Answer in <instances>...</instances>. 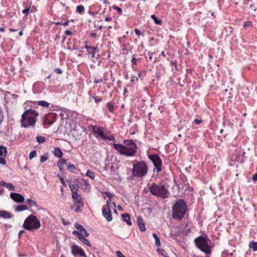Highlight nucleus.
Instances as JSON below:
<instances>
[{
	"label": "nucleus",
	"mask_w": 257,
	"mask_h": 257,
	"mask_svg": "<svg viewBox=\"0 0 257 257\" xmlns=\"http://www.w3.org/2000/svg\"><path fill=\"white\" fill-rule=\"evenodd\" d=\"M112 145L120 154L127 157L134 156L138 150V146L133 140H124L123 145L113 143Z\"/></svg>",
	"instance_id": "1"
},
{
	"label": "nucleus",
	"mask_w": 257,
	"mask_h": 257,
	"mask_svg": "<svg viewBox=\"0 0 257 257\" xmlns=\"http://www.w3.org/2000/svg\"><path fill=\"white\" fill-rule=\"evenodd\" d=\"M38 115L39 113L35 110L32 109L27 110L22 115L20 120L21 126L25 128L34 127Z\"/></svg>",
	"instance_id": "2"
},
{
	"label": "nucleus",
	"mask_w": 257,
	"mask_h": 257,
	"mask_svg": "<svg viewBox=\"0 0 257 257\" xmlns=\"http://www.w3.org/2000/svg\"><path fill=\"white\" fill-rule=\"evenodd\" d=\"M148 172V164L144 161H134L132 169V175L134 177L142 178L146 176Z\"/></svg>",
	"instance_id": "3"
},
{
	"label": "nucleus",
	"mask_w": 257,
	"mask_h": 257,
	"mask_svg": "<svg viewBox=\"0 0 257 257\" xmlns=\"http://www.w3.org/2000/svg\"><path fill=\"white\" fill-rule=\"evenodd\" d=\"M89 129L91 131L93 135L97 139L105 140L110 141H115V139L113 136H108V131L106 128L100 125H90Z\"/></svg>",
	"instance_id": "4"
},
{
	"label": "nucleus",
	"mask_w": 257,
	"mask_h": 257,
	"mask_svg": "<svg viewBox=\"0 0 257 257\" xmlns=\"http://www.w3.org/2000/svg\"><path fill=\"white\" fill-rule=\"evenodd\" d=\"M149 191L153 195L163 199L167 198L169 194L168 189L164 184L155 182L151 184Z\"/></svg>",
	"instance_id": "5"
},
{
	"label": "nucleus",
	"mask_w": 257,
	"mask_h": 257,
	"mask_svg": "<svg viewBox=\"0 0 257 257\" xmlns=\"http://www.w3.org/2000/svg\"><path fill=\"white\" fill-rule=\"evenodd\" d=\"M187 209V205L184 200L183 199L178 200L173 207V217L177 219H181L184 217Z\"/></svg>",
	"instance_id": "6"
},
{
	"label": "nucleus",
	"mask_w": 257,
	"mask_h": 257,
	"mask_svg": "<svg viewBox=\"0 0 257 257\" xmlns=\"http://www.w3.org/2000/svg\"><path fill=\"white\" fill-rule=\"evenodd\" d=\"M208 240L209 239L206 235L204 236L201 235L195 238L194 243L196 246L202 251L206 254H210L211 249L210 245L208 243Z\"/></svg>",
	"instance_id": "7"
},
{
	"label": "nucleus",
	"mask_w": 257,
	"mask_h": 257,
	"mask_svg": "<svg viewBox=\"0 0 257 257\" xmlns=\"http://www.w3.org/2000/svg\"><path fill=\"white\" fill-rule=\"evenodd\" d=\"M40 226V221L33 214H31L28 216L23 223V227L29 231H33L38 229Z\"/></svg>",
	"instance_id": "8"
},
{
	"label": "nucleus",
	"mask_w": 257,
	"mask_h": 257,
	"mask_svg": "<svg viewBox=\"0 0 257 257\" xmlns=\"http://www.w3.org/2000/svg\"><path fill=\"white\" fill-rule=\"evenodd\" d=\"M106 204L107 208L103 207L102 209V215L107 220L108 222H110L112 219V214L109 207H111V205L115 206V203L112 202L110 199H107L106 201Z\"/></svg>",
	"instance_id": "9"
},
{
	"label": "nucleus",
	"mask_w": 257,
	"mask_h": 257,
	"mask_svg": "<svg viewBox=\"0 0 257 257\" xmlns=\"http://www.w3.org/2000/svg\"><path fill=\"white\" fill-rule=\"evenodd\" d=\"M148 157L153 163L157 173H160L162 170L161 166L162 164V161L160 157L158 155L155 154L149 155Z\"/></svg>",
	"instance_id": "10"
},
{
	"label": "nucleus",
	"mask_w": 257,
	"mask_h": 257,
	"mask_svg": "<svg viewBox=\"0 0 257 257\" xmlns=\"http://www.w3.org/2000/svg\"><path fill=\"white\" fill-rule=\"evenodd\" d=\"M71 252L74 256L79 255L80 256L86 257V254L83 249L80 247L76 245H73L71 246Z\"/></svg>",
	"instance_id": "11"
},
{
	"label": "nucleus",
	"mask_w": 257,
	"mask_h": 257,
	"mask_svg": "<svg viewBox=\"0 0 257 257\" xmlns=\"http://www.w3.org/2000/svg\"><path fill=\"white\" fill-rule=\"evenodd\" d=\"M10 197L13 200L17 203H22L25 200L24 196L17 193H11Z\"/></svg>",
	"instance_id": "12"
},
{
	"label": "nucleus",
	"mask_w": 257,
	"mask_h": 257,
	"mask_svg": "<svg viewBox=\"0 0 257 257\" xmlns=\"http://www.w3.org/2000/svg\"><path fill=\"white\" fill-rule=\"evenodd\" d=\"M72 197L75 204H78V206L84 204L82 196L78 192L72 194Z\"/></svg>",
	"instance_id": "13"
},
{
	"label": "nucleus",
	"mask_w": 257,
	"mask_h": 257,
	"mask_svg": "<svg viewBox=\"0 0 257 257\" xmlns=\"http://www.w3.org/2000/svg\"><path fill=\"white\" fill-rule=\"evenodd\" d=\"M84 48L86 49L88 53L92 55V58H94L95 57V53L97 52H98V49L97 46L91 47L87 45H85Z\"/></svg>",
	"instance_id": "14"
},
{
	"label": "nucleus",
	"mask_w": 257,
	"mask_h": 257,
	"mask_svg": "<svg viewBox=\"0 0 257 257\" xmlns=\"http://www.w3.org/2000/svg\"><path fill=\"white\" fill-rule=\"evenodd\" d=\"M72 234L76 236L78 238L79 237L82 236L83 237H87L89 235V233L87 232L86 229L84 228L82 230H80V232L74 230L72 232Z\"/></svg>",
	"instance_id": "15"
},
{
	"label": "nucleus",
	"mask_w": 257,
	"mask_h": 257,
	"mask_svg": "<svg viewBox=\"0 0 257 257\" xmlns=\"http://www.w3.org/2000/svg\"><path fill=\"white\" fill-rule=\"evenodd\" d=\"M137 223L140 227V230L142 231H145L146 229L145 224L144 222L143 219L140 216L137 217Z\"/></svg>",
	"instance_id": "16"
},
{
	"label": "nucleus",
	"mask_w": 257,
	"mask_h": 257,
	"mask_svg": "<svg viewBox=\"0 0 257 257\" xmlns=\"http://www.w3.org/2000/svg\"><path fill=\"white\" fill-rule=\"evenodd\" d=\"M121 217L123 219V220L124 222H126L128 225L131 226L132 225V222L131 221L130 215H129L128 213H123L121 215Z\"/></svg>",
	"instance_id": "17"
},
{
	"label": "nucleus",
	"mask_w": 257,
	"mask_h": 257,
	"mask_svg": "<svg viewBox=\"0 0 257 257\" xmlns=\"http://www.w3.org/2000/svg\"><path fill=\"white\" fill-rule=\"evenodd\" d=\"M13 217V215L10 212L6 211H1L0 210V217H3L5 219L11 218Z\"/></svg>",
	"instance_id": "18"
},
{
	"label": "nucleus",
	"mask_w": 257,
	"mask_h": 257,
	"mask_svg": "<svg viewBox=\"0 0 257 257\" xmlns=\"http://www.w3.org/2000/svg\"><path fill=\"white\" fill-rule=\"evenodd\" d=\"M68 185H69L70 189L71 191L72 194H73V193H76L78 192V191L79 190L78 186L76 185V184H72V183H69Z\"/></svg>",
	"instance_id": "19"
},
{
	"label": "nucleus",
	"mask_w": 257,
	"mask_h": 257,
	"mask_svg": "<svg viewBox=\"0 0 257 257\" xmlns=\"http://www.w3.org/2000/svg\"><path fill=\"white\" fill-rule=\"evenodd\" d=\"M54 155L58 158H61L63 156V153L60 148H55L53 152Z\"/></svg>",
	"instance_id": "20"
},
{
	"label": "nucleus",
	"mask_w": 257,
	"mask_h": 257,
	"mask_svg": "<svg viewBox=\"0 0 257 257\" xmlns=\"http://www.w3.org/2000/svg\"><path fill=\"white\" fill-rule=\"evenodd\" d=\"M28 209V207L25 205H20L15 207V210L16 212H21Z\"/></svg>",
	"instance_id": "21"
},
{
	"label": "nucleus",
	"mask_w": 257,
	"mask_h": 257,
	"mask_svg": "<svg viewBox=\"0 0 257 257\" xmlns=\"http://www.w3.org/2000/svg\"><path fill=\"white\" fill-rule=\"evenodd\" d=\"M66 161L65 159L62 158L57 163V166L59 168V170L60 171H62L63 170V165L66 164Z\"/></svg>",
	"instance_id": "22"
},
{
	"label": "nucleus",
	"mask_w": 257,
	"mask_h": 257,
	"mask_svg": "<svg viewBox=\"0 0 257 257\" xmlns=\"http://www.w3.org/2000/svg\"><path fill=\"white\" fill-rule=\"evenodd\" d=\"M248 247L253 251H257V242L253 240L250 241L248 244Z\"/></svg>",
	"instance_id": "23"
},
{
	"label": "nucleus",
	"mask_w": 257,
	"mask_h": 257,
	"mask_svg": "<svg viewBox=\"0 0 257 257\" xmlns=\"http://www.w3.org/2000/svg\"><path fill=\"white\" fill-rule=\"evenodd\" d=\"M51 114L47 115L44 117V124H52L54 122V120H50V117Z\"/></svg>",
	"instance_id": "24"
},
{
	"label": "nucleus",
	"mask_w": 257,
	"mask_h": 257,
	"mask_svg": "<svg viewBox=\"0 0 257 257\" xmlns=\"http://www.w3.org/2000/svg\"><path fill=\"white\" fill-rule=\"evenodd\" d=\"M0 155L6 157L7 155V149L6 147L0 146Z\"/></svg>",
	"instance_id": "25"
},
{
	"label": "nucleus",
	"mask_w": 257,
	"mask_h": 257,
	"mask_svg": "<svg viewBox=\"0 0 257 257\" xmlns=\"http://www.w3.org/2000/svg\"><path fill=\"white\" fill-rule=\"evenodd\" d=\"M153 236L155 240V244L157 246H160L161 245V242L160 239L156 233H153Z\"/></svg>",
	"instance_id": "26"
},
{
	"label": "nucleus",
	"mask_w": 257,
	"mask_h": 257,
	"mask_svg": "<svg viewBox=\"0 0 257 257\" xmlns=\"http://www.w3.org/2000/svg\"><path fill=\"white\" fill-rule=\"evenodd\" d=\"M121 52L122 54H127L129 53V50L126 48L125 44L121 45Z\"/></svg>",
	"instance_id": "27"
},
{
	"label": "nucleus",
	"mask_w": 257,
	"mask_h": 257,
	"mask_svg": "<svg viewBox=\"0 0 257 257\" xmlns=\"http://www.w3.org/2000/svg\"><path fill=\"white\" fill-rule=\"evenodd\" d=\"M37 104L40 106H43L45 107H48L50 105L49 103H48V102H47L46 101H44V100H41V101H38Z\"/></svg>",
	"instance_id": "28"
},
{
	"label": "nucleus",
	"mask_w": 257,
	"mask_h": 257,
	"mask_svg": "<svg viewBox=\"0 0 257 257\" xmlns=\"http://www.w3.org/2000/svg\"><path fill=\"white\" fill-rule=\"evenodd\" d=\"M151 18L154 20V23L156 24H157V25H161V23H162V20H160V19H158L156 16H155V15H152L151 16Z\"/></svg>",
	"instance_id": "29"
},
{
	"label": "nucleus",
	"mask_w": 257,
	"mask_h": 257,
	"mask_svg": "<svg viewBox=\"0 0 257 257\" xmlns=\"http://www.w3.org/2000/svg\"><path fill=\"white\" fill-rule=\"evenodd\" d=\"M49 158V154L48 153H45L43 155L41 156L40 157V162L41 163H44Z\"/></svg>",
	"instance_id": "30"
},
{
	"label": "nucleus",
	"mask_w": 257,
	"mask_h": 257,
	"mask_svg": "<svg viewBox=\"0 0 257 257\" xmlns=\"http://www.w3.org/2000/svg\"><path fill=\"white\" fill-rule=\"evenodd\" d=\"M82 242H83L85 245L90 246L91 245L89 240L85 238V237H83L82 236H81L79 237L78 238Z\"/></svg>",
	"instance_id": "31"
},
{
	"label": "nucleus",
	"mask_w": 257,
	"mask_h": 257,
	"mask_svg": "<svg viewBox=\"0 0 257 257\" xmlns=\"http://www.w3.org/2000/svg\"><path fill=\"white\" fill-rule=\"evenodd\" d=\"M106 105H107L108 110L111 112H113L114 111V105H113V103H112L111 101H109L107 103Z\"/></svg>",
	"instance_id": "32"
},
{
	"label": "nucleus",
	"mask_w": 257,
	"mask_h": 257,
	"mask_svg": "<svg viewBox=\"0 0 257 257\" xmlns=\"http://www.w3.org/2000/svg\"><path fill=\"white\" fill-rule=\"evenodd\" d=\"M84 12V7L82 5H79L76 7V12L82 14Z\"/></svg>",
	"instance_id": "33"
},
{
	"label": "nucleus",
	"mask_w": 257,
	"mask_h": 257,
	"mask_svg": "<svg viewBox=\"0 0 257 257\" xmlns=\"http://www.w3.org/2000/svg\"><path fill=\"white\" fill-rule=\"evenodd\" d=\"M86 175L87 177H88L89 178H91V179H94V177H95V174L94 173L90 170H88L86 173Z\"/></svg>",
	"instance_id": "34"
},
{
	"label": "nucleus",
	"mask_w": 257,
	"mask_h": 257,
	"mask_svg": "<svg viewBox=\"0 0 257 257\" xmlns=\"http://www.w3.org/2000/svg\"><path fill=\"white\" fill-rule=\"evenodd\" d=\"M67 169L71 172H74L76 170V167L73 164H68Z\"/></svg>",
	"instance_id": "35"
},
{
	"label": "nucleus",
	"mask_w": 257,
	"mask_h": 257,
	"mask_svg": "<svg viewBox=\"0 0 257 257\" xmlns=\"http://www.w3.org/2000/svg\"><path fill=\"white\" fill-rule=\"evenodd\" d=\"M27 202L30 206H37V203L36 201H35L31 199H27Z\"/></svg>",
	"instance_id": "36"
},
{
	"label": "nucleus",
	"mask_w": 257,
	"mask_h": 257,
	"mask_svg": "<svg viewBox=\"0 0 257 257\" xmlns=\"http://www.w3.org/2000/svg\"><path fill=\"white\" fill-rule=\"evenodd\" d=\"M74 227L78 230L77 231L80 232V230H82L83 228H84V227L79 224L78 222H75L74 224Z\"/></svg>",
	"instance_id": "37"
},
{
	"label": "nucleus",
	"mask_w": 257,
	"mask_h": 257,
	"mask_svg": "<svg viewBox=\"0 0 257 257\" xmlns=\"http://www.w3.org/2000/svg\"><path fill=\"white\" fill-rule=\"evenodd\" d=\"M36 140L39 143H43L44 142H45V137L40 136H37L36 137Z\"/></svg>",
	"instance_id": "38"
},
{
	"label": "nucleus",
	"mask_w": 257,
	"mask_h": 257,
	"mask_svg": "<svg viewBox=\"0 0 257 257\" xmlns=\"http://www.w3.org/2000/svg\"><path fill=\"white\" fill-rule=\"evenodd\" d=\"M6 188L10 191L15 190V186L11 183H8L7 184Z\"/></svg>",
	"instance_id": "39"
},
{
	"label": "nucleus",
	"mask_w": 257,
	"mask_h": 257,
	"mask_svg": "<svg viewBox=\"0 0 257 257\" xmlns=\"http://www.w3.org/2000/svg\"><path fill=\"white\" fill-rule=\"evenodd\" d=\"M92 98L94 99V101L96 103H98L102 101V98L98 96H95V95H93L92 96Z\"/></svg>",
	"instance_id": "40"
},
{
	"label": "nucleus",
	"mask_w": 257,
	"mask_h": 257,
	"mask_svg": "<svg viewBox=\"0 0 257 257\" xmlns=\"http://www.w3.org/2000/svg\"><path fill=\"white\" fill-rule=\"evenodd\" d=\"M112 8L114 10H116L117 11L118 14L120 15H122V10L120 8L116 6V5H113L112 6Z\"/></svg>",
	"instance_id": "41"
},
{
	"label": "nucleus",
	"mask_w": 257,
	"mask_h": 257,
	"mask_svg": "<svg viewBox=\"0 0 257 257\" xmlns=\"http://www.w3.org/2000/svg\"><path fill=\"white\" fill-rule=\"evenodd\" d=\"M138 81H139L138 77L135 76V75H133L131 76V81L132 82L136 83V82H138Z\"/></svg>",
	"instance_id": "42"
},
{
	"label": "nucleus",
	"mask_w": 257,
	"mask_h": 257,
	"mask_svg": "<svg viewBox=\"0 0 257 257\" xmlns=\"http://www.w3.org/2000/svg\"><path fill=\"white\" fill-rule=\"evenodd\" d=\"M37 152L35 150L31 152L29 154V159H32L36 156Z\"/></svg>",
	"instance_id": "43"
},
{
	"label": "nucleus",
	"mask_w": 257,
	"mask_h": 257,
	"mask_svg": "<svg viewBox=\"0 0 257 257\" xmlns=\"http://www.w3.org/2000/svg\"><path fill=\"white\" fill-rule=\"evenodd\" d=\"M84 204H82V205L78 206V204H75V206L76 208H75L74 210L76 212H79L81 211L80 208L83 206Z\"/></svg>",
	"instance_id": "44"
},
{
	"label": "nucleus",
	"mask_w": 257,
	"mask_h": 257,
	"mask_svg": "<svg viewBox=\"0 0 257 257\" xmlns=\"http://www.w3.org/2000/svg\"><path fill=\"white\" fill-rule=\"evenodd\" d=\"M137 59L136 58L135 55H134L133 56V58H132V59L131 60L132 68H134V65H136V64H137Z\"/></svg>",
	"instance_id": "45"
},
{
	"label": "nucleus",
	"mask_w": 257,
	"mask_h": 257,
	"mask_svg": "<svg viewBox=\"0 0 257 257\" xmlns=\"http://www.w3.org/2000/svg\"><path fill=\"white\" fill-rule=\"evenodd\" d=\"M252 23L249 21H246L245 22L244 24H243V27H250V26H252Z\"/></svg>",
	"instance_id": "46"
},
{
	"label": "nucleus",
	"mask_w": 257,
	"mask_h": 257,
	"mask_svg": "<svg viewBox=\"0 0 257 257\" xmlns=\"http://www.w3.org/2000/svg\"><path fill=\"white\" fill-rule=\"evenodd\" d=\"M3 117H4L3 112V110L1 108V107H0V123L3 120Z\"/></svg>",
	"instance_id": "47"
},
{
	"label": "nucleus",
	"mask_w": 257,
	"mask_h": 257,
	"mask_svg": "<svg viewBox=\"0 0 257 257\" xmlns=\"http://www.w3.org/2000/svg\"><path fill=\"white\" fill-rule=\"evenodd\" d=\"M116 254L118 257H125L120 251L117 250L116 251Z\"/></svg>",
	"instance_id": "48"
},
{
	"label": "nucleus",
	"mask_w": 257,
	"mask_h": 257,
	"mask_svg": "<svg viewBox=\"0 0 257 257\" xmlns=\"http://www.w3.org/2000/svg\"><path fill=\"white\" fill-rule=\"evenodd\" d=\"M103 81V79L101 77L99 79L95 78L94 82L95 83H101Z\"/></svg>",
	"instance_id": "49"
},
{
	"label": "nucleus",
	"mask_w": 257,
	"mask_h": 257,
	"mask_svg": "<svg viewBox=\"0 0 257 257\" xmlns=\"http://www.w3.org/2000/svg\"><path fill=\"white\" fill-rule=\"evenodd\" d=\"M135 32L136 33V34L137 35V36H140L141 34H142V32L140 30H139L137 28H135Z\"/></svg>",
	"instance_id": "50"
},
{
	"label": "nucleus",
	"mask_w": 257,
	"mask_h": 257,
	"mask_svg": "<svg viewBox=\"0 0 257 257\" xmlns=\"http://www.w3.org/2000/svg\"><path fill=\"white\" fill-rule=\"evenodd\" d=\"M0 164H3V165H5L6 164V161L3 158V157H0Z\"/></svg>",
	"instance_id": "51"
},
{
	"label": "nucleus",
	"mask_w": 257,
	"mask_h": 257,
	"mask_svg": "<svg viewBox=\"0 0 257 257\" xmlns=\"http://www.w3.org/2000/svg\"><path fill=\"white\" fill-rule=\"evenodd\" d=\"M54 72L58 74H62L63 72L60 68H56L54 70Z\"/></svg>",
	"instance_id": "52"
},
{
	"label": "nucleus",
	"mask_w": 257,
	"mask_h": 257,
	"mask_svg": "<svg viewBox=\"0 0 257 257\" xmlns=\"http://www.w3.org/2000/svg\"><path fill=\"white\" fill-rule=\"evenodd\" d=\"M60 180L61 183L62 184L63 186L64 187H66V184L65 183V180L62 177L60 178Z\"/></svg>",
	"instance_id": "53"
},
{
	"label": "nucleus",
	"mask_w": 257,
	"mask_h": 257,
	"mask_svg": "<svg viewBox=\"0 0 257 257\" xmlns=\"http://www.w3.org/2000/svg\"><path fill=\"white\" fill-rule=\"evenodd\" d=\"M29 10H30V7L28 8H27V9H24L23 11H22V13L23 14H26L27 15L28 13H29Z\"/></svg>",
	"instance_id": "54"
},
{
	"label": "nucleus",
	"mask_w": 257,
	"mask_h": 257,
	"mask_svg": "<svg viewBox=\"0 0 257 257\" xmlns=\"http://www.w3.org/2000/svg\"><path fill=\"white\" fill-rule=\"evenodd\" d=\"M65 34L66 35H71L72 34V33L70 30H67L65 31Z\"/></svg>",
	"instance_id": "55"
},
{
	"label": "nucleus",
	"mask_w": 257,
	"mask_h": 257,
	"mask_svg": "<svg viewBox=\"0 0 257 257\" xmlns=\"http://www.w3.org/2000/svg\"><path fill=\"white\" fill-rule=\"evenodd\" d=\"M252 179L254 182L257 181V173L253 175Z\"/></svg>",
	"instance_id": "56"
},
{
	"label": "nucleus",
	"mask_w": 257,
	"mask_h": 257,
	"mask_svg": "<svg viewBox=\"0 0 257 257\" xmlns=\"http://www.w3.org/2000/svg\"><path fill=\"white\" fill-rule=\"evenodd\" d=\"M194 122L196 124H199L202 122V120L196 118L194 120Z\"/></svg>",
	"instance_id": "57"
},
{
	"label": "nucleus",
	"mask_w": 257,
	"mask_h": 257,
	"mask_svg": "<svg viewBox=\"0 0 257 257\" xmlns=\"http://www.w3.org/2000/svg\"><path fill=\"white\" fill-rule=\"evenodd\" d=\"M7 183L4 181H2L0 182V185L2 186H7Z\"/></svg>",
	"instance_id": "58"
},
{
	"label": "nucleus",
	"mask_w": 257,
	"mask_h": 257,
	"mask_svg": "<svg viewBox=\"0 0 257 257\" xmlns=\"http://www.w3.org/2000/svg\"><path fill=\"white\" fill-rule=\"evenodd\" d=\"M153 53L150 52H149L148 53V55L149 56V59L152 60L153 59Z\"/></svg>",
	"instance_id": "59"
},
{
	"label": "nucleus",
	"mask_w": 257,
	"mask_h": 257,
	"mask_svg": "<svg viewBox=\"0 0 257 257\" xmlns=\"http://www.w3.org/2000/svg\"><path fill=\"white\" fill-rule=\"evenodd\" d=\"M112 20V19L111 17H107L105 18V21H107V22L110 21Z\"/></svg>",
	"instance_id": "60"
},
{
	"label": "nucleus",
	"mask_w": 257,
	"mask_h": 257,
	"mask_svg": "<svg viewBox=\"0 0 257 257\" xmlns=\"http://www.w3.org/2000/svg\"><path fill=\"white\" fill-rule=\"evenodd\" d=\"M69 22H70V21H69V20H68V21H66V22H64V23L63 22L62 25H63V26H68V24H69Z\"/></svg>",
	"instance_id": "61"
},
{
	"label": "nucleus",
	"mask_w": 257,
	"mask_h": 257,
	"mask_svg": "<svg viewBox=\"0 0 257 257\" xmlns=\"http://www.w3.org/2000/svg\"><path fill=\"white\" fill-rule=\"evenodd\" d=\"M104 80L105 81H107V73H106L104 74Z\"/></svg>",
	"instance_id": "62"
},
{
	"label": "nucleus",
	"mask_w": 257,
	"mask_h": 257,
	"mask_svg": "<svg viewBox=\"0 0 257 257\" xmlns=\"http://www.w3.org/2000/svg\"><path fill=\"white\" fill-rule=\"evenodd\" d=\"M90 35L93 37V38H96V36H97V35L95 33H91L90 34Z\"/></svg>",
	"instance_id": "63"
},
{
	"label": "nucleus",
	"mask_w": 257,
	"mask_h": 257,
	"mask_svg": "<svg viewBox=\"0 0 257 257\" xmlns=\"http://www.w3.org/2000/svg\"><path fill=\"white\" fill-rule=\"evenodd\" d=\"M191 257H200V255H197L195 253H193L192 254H191Z\"/></svg>",
	"instance_id": "64"
}]
</instances>
